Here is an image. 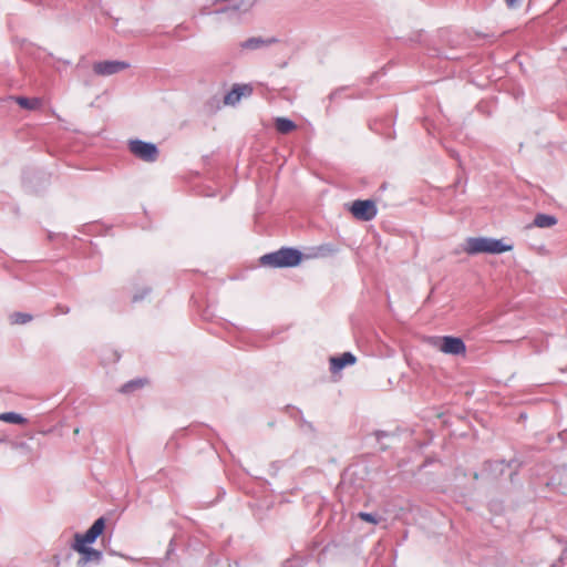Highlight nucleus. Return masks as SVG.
Here are the masks:
<instances>
[{"label":"nucleus","mask_w":567,"mask_h":567,"mask_svg":"<svg viewBox=\"0 0 567 567\" xmlns=\"http://www.w3.org/2000/svg\"><path fill=\"white\" fill-rule=\"evenodd\" d=\"M105 528V519L100 517L96 519L93 525L89 528V530L84 534L76 533L74 535V543L72 544V549L81 555V558L78 561L79 566H85L90 561H100L102 558V553L97 549L89 547L90 544H93L96 538L102 535Z\"/></svg>","instance_id":"obj_1"},{"label":"nucleus","mask_w":567,"mask_h":567,"mask_svg":"<svg viewBox=\"0 0 567 567\" xmlns=\"http://www.w3.org/2000/svg\"><path fill=\"white\" fill-rule=\"evenodd\" d=\"M512 249V244H505L502 239L486 237H468L463 248L467 255L503 254Z\"/></svg>","instance_id":"obj_2"},{"label":"nucleus","mask_w":567,"mask_h":567,"mask_svg":"<svg viewBox=\"0 0 567 567\" xmlns=\"http://www.w3.org/2000/svg\"><path fill=\"white\" fill-rule=\"evenodd\" d=\"M302 260V254L295 248H281L275 252L264 255L260 258L262 266L272 268H289L298 266Z\"/></svg>","instance_id":"obj_3"},{"label":"nucleus","mask_w":567,"mask_h":567,"mask_svg":"<svg viewBox=\"0 0 567 567\" xmlns=\"http://www.w3.org/2000/svg\"><path fill=\"white\" fill-rule=\"evenodd\" d=\"M431 344L445 354H465L466 346L461 338L436 337L431 339Z\"/></svg>","instance_id":"obj_4"},{"label":"nucleus","mask_w":567,"mask_h":567,"mask_svg":"<svg viewBox=\"0 0 567 567\" xmlns=\"http://www.w3.org/2000/svg\"><path fill=\"white\" fill-rule=\"evenodd\" d=\"M349 210L354 218L363 221L372 220L378 213L377 205L371 199H357L350 205Z\"/></svg>","instance_id":"obj_5"},{"label":"nucleus","mask_w":567,"mask_h":567,"mask_svg":"<svg viewBox=\"0 0 567 567\" xmlns=\"http://www.w3.org/2000/svg\"><path fill=\"white\" fill-rule=\"evenodd\" d=\"M131 153L144 162H155L158 157L156 145L140 140L131 141L128 144Z\"/></svg>","instance_id":"obj_6"},{"label":"nucleus","mask_w":567,"mask_h":567,"mask_svg":"<svg viewBox=\"0 0 567 567\" xmlns=\"http://www.w3.org/2000/svg\"><path fill=\"white\" fill-rule=\"evenodd\" d=\"M130 65L123 61H102L93 64V71L97 75L107 76L118 73Z\"/></svg>","instance_id":"obj_7"},{"label":"nucleus","mask_w":567,"mask_h":567,"mask_svg":"<svg viewBox=\"0 0 567 567\" xmlns=\"http://www.w3.org/2000/svg\"><path fill=\"white\" fill-rule=\"evenodd\" d=\"M252 89L248 84L235 85L230 92L225 95L224 103L227 105H235L243 96H249Z\"/></svg>","instance_id":"obj_8"},{"label":"nucleus","mask_w":567,"mask_h":567,"mask_svg":"<svg viewBox=\"0 0 567 567\" xmlns=\"http://www.w3.org/2000/svg\"><path fill=\"white\" fill-rule=\"evenodd\" d=\"M357 361L355 357L350 352H344L340 357L330 358V370L332 373H337L347 365H352Z\"/></svg>","instance_id":"obj_9"},{"label":"nucleus","mask_w":567,"mask_h":567,"mask_svg":"<svg viewBox=\"0 0 567 567\" xmlns=\"http://www.w3.org/2000/svg\"><path fill=\"white\" fill-rule=\"evenodd\" d=\"M275 39H264L261 37H252L240 43L243 50H257L274 43Z\"/></svg>","instance_id":"obj_10"},{"label":"nucleus","mask_w":567,"mask_h":567,"mask_svg":"<svg viewBox=\"0 0 567 567\" xmlns=\"http://www.w3.org/2000/svg\"><path fill=\"white\" fill-rule=\"evenodd\" d=\"M557 224L556 217L546 214H537L533 225L538 228H549Z\"/></svg>","instance_id":"obj_11"},{"label":"nucleus","mask_w":567,"mask_h":567,"mask_svg":"<svg viewBox=\"0 0 567 567\" xmlns=\"http://www.w3.org/2000/svg\"><path fill=\"white\" fill-rule=\"evenodd\" d=\"M275 125H276V130L281 134H288V133L292 132L293 130H296V124L286 117H278L276 120Z\"/></svg>","instance_id":"obj_12"},{"label":"nucleus","mask_w":567,"mask_h":567,"mask_svg":"<svg viewBox=\"0 0 567 567\" xmlns=\"http://www.w3.org/2000/svg\"><path fill=\"white\" fill-rule=\"evenodd\" d=\"M16 102L22 107L27 110H37L41 106V100L38 97L28 99L23 96L16 97Z\"/></svg>","instance_id":"obj_13"},{"label":"nucleus","mask_w":567,"mask_h":567,"mask_svg":"<svg viewBox=\"0 0 567 567\" xmlns=\"http://www.w3.org/2000/svg\"><path fill=\"white\" fill-rule=\"evenodd\" d=\"M0 421L12 424H25L27 419L14 412L0 413Z\"/></svg>","instance_id":"obj_14"},{"label":"nucleus","mask_w":567,"mask_h":567,"mask_svg":"<svg viewBox=\"0 0 567 567\" xmlns=\"http://www.w3.org/2000/svg\"><path fill=\"white\" fill-rule=\"evenodd\" d=\"M32 320V316L23 312H16L12 315V322L17 324H24Z\"/></svg>","instance_id":"obj_15"},{"label":"nucleus","mask_w":567,"mask_h":567,"mask_svg":"<svg viewBox=\"0 0 567 567\" xmlns=\"http://www.w3.org/2000/svg\"><path fill=\"white\" fill-rule=\"evenodd\" d=\"M144 382L142 380L130 381L121 388V392L130 393L135 389L142 388Z\"/></svg>","instance_id":"obj_16"},{"label":"nucleus","mask_w":567,"mask_h":567,"mask_svg":"<svg viewBox=\"0 0 567 567\" xmlns=\"http://www.w3.org/2000/svg\"><path fill=\"white\" fill-rule=\"evenodd\" d=\"M359 518L367 522V523H371V524H378L380 520L372 514L370 513H365V512H360L358 514Z\"/></svg>","instance_id":"obj_17"},{"label":"nucleus","mask_w":567,"mask_h":567,"mask_svg":"<svg viewBox=\"0 0 567 567\" xmlns=\"http://www.w3.org/2000/svg\"><path fill=\"white\" fill-rule=\"evenodd\" d=\"M508 7H514L517 2V0H504Z\"/></svg>","instance_id":"obj_18"}]
</instances>
